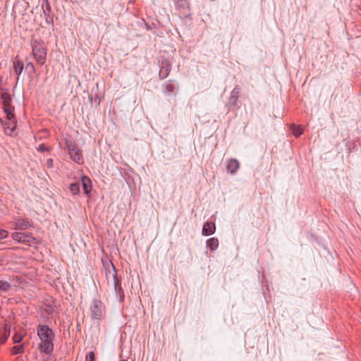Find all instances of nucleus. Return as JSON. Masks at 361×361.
<instances>
[{
    "instance_id": "nucleus-1",
    "label": "nucleus",
    "mask_w": 361,
    "mask_h": 361,
    "mask_svg": "<svg viewBox=\"0 0 361 361\" xmlns=\"http://www.w3.org/2000/svg\"><path fill=\"white\" fill-rule=\"evenodd\" d=\"M37 335L41 341V350L51 355L54 350V339L55 337L53 330L47 325L39 324L37 328Z\"/></svg>"
},
{
    "instance_id": "nucleus-2",
    "label": "nucleus",
    "mask_w": 361,
    "mask_h": 361,
    "mask_svg": "<svg viewBox=\"0 0 361 361\" xmlns=\"http://www.w3.org/2000/svg\"><path fill=\"white\" fill-rule=\"evenodd\" d=\"M32 55L39 66L46 63L47 49L41 39H32L30 42Z\"/></svg>"
},
{
    "instance_id": "nucleus-3",
    "label": "nucleus",
    "mask_w": 361,
    "mask_h": 361,
    "mask_svg": "<svg viewBox=\"0 0 361 361\" xmlns=\"http://www.w3.org/2000/svg\"><path fill=\"white\" fill-rule=\"evenodd\" d=\"M106 276L108 281H109V278L111 276L112 277L115 293L119 302H122L124 298V292L121 287V281L118 278L116 270L112 262H111L110 265L106 268Z\"/></svg>"
},
{
    "instance_id": "nucleus-4",
    "label": "nucleus",
    "mask_w": 361,
    "mask_h": 361,
    "mask_svg": "<svg viewBox=\"0 0 361 361\" xmlns=\"http://www.w3.org/2000/svg\"><path fill=\"white\" fill-rule=\"evenodd\" d=\"M90 311L91 319L100 322L105 317L106 307L99 299H94L90 305Z\"/></svg>"
},
{
    "instance_id": "nucleus-5",
    "label": "nucleus",
    "mask_w": 361,
    "mask_h": 361,
    "mask_svg": "<svg viewBox=\"0 0 361 361\" xmlns=\"http://www.w3.org/2000/svg\"><path fill=\"white\" fill-rule=\"evenodd\" d=\"M65 144L70 158L78 164H83L82 154L76 142L73 139H66Z\"/></svg>"
},
{
    "instance_id": "nucleus-6",
    "label": "nucleus",
    "mask_w": 361,
    "mask_h": 361,
    "mask_svg": "<svg viewBox=\"0 0 361 361\" xmlns=\"http://www.w3.org/2000/svg\"><path fill=\"white\" fill-rule=\"evenodd\" d=\"M12 239L25 245L32 246L38 243L37 239L30 233L14 232L11 234Z\"/></svg>"
},
{
    "instance_id": "nucleus-7",
    "label": "nucleus",
    "mask_w": 361,
    "mask_h": 361,
    "mask_svg": "<svg viewBox=\"0 0 361 361\" xmlns=\"http://www.w3.org/2000/svg\"><path fill=\"white\" fill-rule=\"evenodd\" d=\"M176 6L180 15L185 18L191 16L190 6L188 0H178Z\"/></svg>"
},
{
    "instance_id": "nucleus-8",
    "label": "nucleus",
    "mask_w": 361,
    "mask_h": 361,
    "mask_svg": "<svg viewBox=\"0 0 361 361\" xmlns=\"http://www.w3.org/2000/svg\"><path fill=\"white\" fill-rule=\"evenodd\" d=\"M171 63L168 61H162L159 72V78L160 80L166 78L171 72Z\"/></svg>"
},
{
    "instance_id": "nucleus-9",
    "label": "nucleus",
    "mask_w": 361,
    "mask_h": 361,
    "mask_svg": "<svg viewBox=\"0 0 361 361\" xmlns=\"http://www.w3.org/2000/svg\"><path fill=\"white\" fill-rule=\"evenodd\" d=\"M240 93V87L235 85L231 92L230 97L228 99V105L235 106L237 105Z\"/></svg>"
},
{
    "instance_id": "nucleus-10",
    "label": "nucleus",
    "mask_w": 361,
    "mask_h": 361,
    "mask_svg": "<svg viewBox=\"0 0 361 361\" xmlns=\"http://www.w3.org/2000/svg\"><path fill=\"white\" fill-rule=\"evenodd\" d=\"M1 122L4 126L5 133L10 136L13 135L16 128V119H13L11 121L8 120L7 121H3L1 119Z\"/></svg>"
},
{
    "instance_id": "nucleus-11",
    "label": "nucleus",
    "mask_w": 361,
    "mask_h": 361,
    "mask_svg": "<svg viewBox=\"0 0 361 361\" xmlns=\"http://www.w3.org/2000/svg\"><path fill=\"white\" fill-rule=\"evenodd\" d=\"M31 223L27 219L16 218L14 222L13 229L15 230H25L31 227Z\"/></svg>"
},
{
    "instance_id": "nucleus-12",
    "label": "nucleus",
    "mask_w": 361,
    "mask_h": 361,
    "mask_svg": "<svg viewBox=\"0 0 361 361\" xmlns=\"http://www.w3.org/2000/svg\"><path fill=\"white\" fill-rule=\"evenodd\" d=\"M240 167V163L236 159H230L226 165V171L230 174H235Z\"/></svg>"
},
{
    "instance_id": "nucleus-13",
    "label": "nucleus",
    "mask_w": 361,
    "mask_h": 361,
    "mask_svg": "<svg viewBox=\"0 0 361 361\" xmlns=\"http://www.w3.org/2000/svg\"><path fill=\"white\" fill-rule=\"evenodd\" d=\"M216 230L215 224L212 222H205L202 227V235L208 236L214 233Z\"/></svg>"
},
{
    "instance_id": "nucleus-14",
    "label": "nucleus",
    "mask_w": 361,
    "mask_h": 361,
    "mask_svg": "<svg viewBox=\"0 0 361 361\" xmlns=\"http://www.w3.org/2000/svg\"><path fill=\"white\" fill-rule=\"evenodd\" d=\"M46 2V8H44V5H42V8L43 10V13L44 15L45 21L47 24L54 25V20L52 16L50 15L51 13V6H49L48 1L45 0Z\"/></svg>"
},
{
    "instance_id": "nucleus-15",
    "label": "nucleus",
    "mask_w": 361,
    "mask_h": 361,
    "mask_svg": "<svg viewBox=\"0 0 361 361\" xmlns=\"http://www.w3.org/2000/svg\"><path fill=\"white\" fill-rule=\"evenodd\" d=\"M81 182L82 185L83 192L86 195H88L92 190L91 180L87 176H83L81 178Z\"/></svg>"
},
{
    "instance_id": "nucleus-16",
    "label": "nucleus",
    "mask_w": 361,
    "mask_h": 361,
    "mask_svg": "<svg viewBox=\"0 0 361 361\" xmlns=\"http://www.w3.org/2000/svg\"><path fill=\"white\" fill-rule=\"evenodd\" d=\"M164 87V92L166 94H171L173 93L177 88L176 85L173 84L171 80H169L168 82H165Z\"/></svg>"
},
{
    "instance_id": "nucleus-17",
    "label": "nucleus",
    "mask_w": 361,
    "mask_h": 361,
    "mask_svg": "<svg viewBox=\"0 0 361 361\" xmlns=\"http://www.w3.org/2000/svg\"><path fill=\"white\" fill-rule=\"evenodd\" d=\"M207 246L213 252L216 250L219 247V240L216 238H210L207 240Z\"/></svg>"
},
{
    "instance_id": "nucleus-18",
    "label": "nucleus",
    "mask_w": 361,
    "mask_h": 361,
    "mask_svg": "<svg viewBox=\"0 0 361 361\" xmlns=\"http://www.w3.org/2000/svg\"><path fill=\"white\" fill-rule=\"evenodd\" d=\"M13 63V69H14L15 72L16 73V74L18 75V78L23 71V68H24L23 63L17 59V58H16L14 59Z\"/></svg>"
},
{
    "instance_id": "nucleus-19",
    "label": "nucleus",
    "mask_w": 361,
    "mask_h": 361,
    "mask_svg": "<svg viewBox=\"0 0 361 361\" xmlns=\"http://www.w3.org/2000/svg\"><path fill=\"white\" fill-rule=\"evenodd\" d=\"M14 107L11 105L4 106V111L6 114V118L7 120L11 121L15 118V116L13 114Z\"/></svg>"
},
{
    "instance_id": "nucleus-20",
    "label": "nucleus",
    "mask_w": 361,
    "mask_h": 361,
    "mask_svg": "<svg viewBox=\"0 0 361 361\" xmlns=\"http://www.w3.org/2000/svg\"><path fill=\"white\" fill-rule=\"evenodd\" d=\"M0 98L1 99L2 104L4 106L11 104L12 98L8 92H2L0 95Z\"/></svg>"
},
{
    "instance_id": "nucleus-21",
    "label": "nucleus",
    "mask_w": 361,
    "mask_h": 361,
    "mask_svg": "<svg viewBox=\"0 0 361 361\" xmlns=\"http://www.w3.org/2000/svg\"><path fill=\"white\" fill-rule=\"evenodd\" d=\"M290 129H291L293 135L295 137H298L299 136H300L303 133V129L301 127V126H297V125H295V124H292L291 127H290Z\"/></svg>"
},
{
    "instance_id": "nucleus-22",
    "label": "nucleus",
    "mask_w": 361,
    "mask_h": 361,
    "mask_svg": "<svg viewBox=\"0 0 361 361\" xmlns=\"http://www.w3.org/2000/svg\"><path fill=\"white\" fill-rule=\"evenodd\" d=\"M10 336V327L6 325L4 328L2 335L0 338L1 343H4Z\"/></svg>"
},
{
    "instance_id": "nucleus-23",
    "label": "nucleus",
    "mask_w": 361,
    "mask_h": 361,
    "mask_svg": "<svg viewBox=\"0 0 361 361\" xmlns=\"http://www.w3.org/2000/svg\"><path fill=\"white\" fill-rule=\"evenodd\" d=\"M80 183H73L69 186L70 192L73 195H76L80 192Z\"/></svg>"
},
{
    "instance_id": "nucleus-24",
    "label": "nucleus",
    "mask_w": 361,
    "mask_h": 361,
    "mask_svg": "<svg viewBox=\"0 0 361 361\" xmlns=\"http://www.w3.org/2000/svg\"><path fill=\"white\" fill-rule=\"evenodd\" d=\"M23 346L22 345H15L11 349L13 355L20 354L23 352Z\"/></svg>"
},
{
    "instance_id": "nucleus-25",
    "label": "nucleus",
    "mask_w": 361,
    "mask_h": 361,
    "mask_svg": "<svg viewBox=\"0 0 361 361\" xmlns=\"http://www.w3.org/2000/svg\"><path fill=\"white\" fill-rule=\"evenodd\" d=\"M11 284L6 281H0V290L7 291L11 288Z\"/></svg>"
},
{
    "instance_id": "nucleus-26",
    "label": "nucleus",
    "mask_w": 361,
    "mask_h": 361,
    "mask_svg": "<svg viewBox=\"0 0 361 361\" xmlns=\"http://www.w3.org/2000/svg\"><path fill=\"white\" fill-rule=\"evenodd\" d=\"M25 68L28 71L29 73H30V74L35 73V71H36L35 68L34 64L32 62L27 63V64L25 66Z\"/></svg>"
},
{
    "instance_id": "nucleus-27",
    "label": "nucleus",
    "mask_w": 361,
    "mask_h": 361,
    "mask_svg": "<svg viewBox=\"0 0 361 361\" xmlns=\"http://www.w3.org/2000/svg\"><path fill=\"white\" fill-rule=\"evenodd\" d=\"M85 361H95V354L93 351H90L86 355Z\"/></svg>"
},
{
    "instance_id": "nucleus-28",
    "label": "nucleus",
    "mask_w": 361,
    "mask_h": 361,
    "mask_svg": "<svg viewBox=\"0 0 361 361\" xmlns=\"http://www.w3.org/2000/svg\"><path fill=\"white\" fill-rule=\"evenodd\" d=\"M23 339V336L21 334L16 333L13 336V341L14 343H20Z\"/></svg>"
},
{
    "instance_id": "nucleus-29",
    "label": "nucleus",
    "mask_w": 361,
    "mask_h": 361,
    "mask_svg": "<svg viewBox=\"0 0 361 361\" xmlns=\"http://www.w3.org/2000/svg\"><path fill=\"white\" fill-rule=\"evenodd\" d=\"M8 236V231L5 229L0 228V240L6 238Z\"/></svg>"
},
{
    "instance_id": "nucleus-30",
    "label": "nucleus",
    "mask_w": 361,
    "mask_h": 361,
    "mask_svg": "<svg viewBox=\"0 0 361 361\" xmlns=\"http://www.w3.org/2000/svg\"><path fill=\"white\" fill-rule=\"evenodd\" d=\"M37 151L44 152H48L49 151V148L46 147L44 144H41L37 147Z\"/></svg>"
},
{
    "instance_id": "nucleus-31",
    "label": "nucleus",
    "mask_w": 361,
    "mask_h": 361,
    "mask_svg": "<svg viewBox=\"0 0 361 361\" xmlns=\"http://www.w3.org/2000/svg\"><path fill=\"white\" fill-rule=\"evenodd\" d=\"M46 164H47V166L48 168H52V167L54 166V161H53V159H51V158H50V159H48L47 160V163H46Z\"/></svg>"
},
{
    "instance_id": "nucleus-32",
    "label": "nucleus",
    "mask_w": 361,
    "mask_h": 361,
    "mask_svg": "<svg viewBox=\"0 0 361 361\" xmlns=\"http://www.w3.org/2000/svg\"><path fill=\"white\" fill-rule=\"evenodd\" d=\"M94 102H95L97 104H100V98H99V97L97 94H96V95H95Z\"/></svg>"
},
{
    "instance_id": "nucleus-33",
    "label": "nucleus",
    "mask_w": 361,
    "mask_h": 361,
    "mask_svg": "<svg viewBox=\"0 0 361 361\" xmlns=\"http://www.w3.org/2000/svg\"><path fill=\"white\" fill-rule=\"evenodd\" d=\"M43 361H55V360H52V359L51 357H48L47 358L44 359Z\"/></svg>"
},
{
    "instance_id": "nucleus-34",
    "label": "nucleus",
    "mask_w": 361,
    "mask_h": 361,
    "mask_svg": "<svg viewBox=\"0 0 361 361\" xmlns=\"http://www.w3.org/2000/svg\"><path fill=\"white\" fill-rule=\"evenodd\" d=\"M145 24L147 30H150V26L147 23H145Z\"/></svg>"
},
{
    "instance_id": "nucleus-35",
    "label": "nucleus",
    "mask_w": 361,
    "mask_h": 361,
    "mask_svg": "<svg viewBox=\"0 0 361 361\" xmlns=\"http://www.w3.org/2000/svg\"><path fill=\"white\" fill-rule=\"evenodd\" d=\"M90 101H91V102L92 103L93 97H92V96H90Z\"/></svg>"
},
{
    "instance_id": "nucleus-36",
    "label": "nucleus",
    "mask_w": 361,
    "mask_h": 361,
    "mask_svg": "<svg viewBox=\"0 0 361 361\" xmlns=\"http://www.w3.org/2000/svg\"><path fill=\"white\" fill-rule=\"evenodd\" d=\"M121 361H128V360H121Z\"/></svg>"
}]
</instances>
